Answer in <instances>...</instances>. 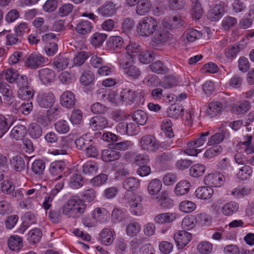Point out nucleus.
I'll return each instance as SVG.
<instances>
[{"instance_id": "47", "label": "nucleus", "mask_w": 254, "mask_h": 254, "mask_svg": "<svg viewBox=\"0 0 254 254\" xmlns=\"http://www.w3.org/2000/svg\"><path fill=\"white\" fill-rule=\"evenodd\" d=\"M98 12L104 16H110L115 12V5L113 3L103 5L98 9Z\"/></svg>"}, {"instance_id": "53", "label": "nucleus", "mask_w": 254, "mask_h": 254, "mask_svg": "<svg viewBox=\"0 0 254 254\" xmlns=\"http://www.w3.org/2000/svg\"><path fill=\"white\" fill-rule=\"evenodd\" d=\"M196 223V220L194 216L188 215L183 218L181 226L183 229L189 230L193 228Z\"/></svg>"}, {"instance_id": "20", "label": "nucleus", "mask_w": 254, "mask_h": 254, "mask_svg": "<svg viewBox=\"0 0 254 254\" xmlns=\"http://www.w3.org/2000/svg\"><path fill=\"white\" fill-rule=\"evenodd\" d=\"M114 230L110 228H104L100 233V238L102 243L106 245H111L114 240Z\"/></svg>"}, {"instance_id": "31", "label": "nucleus", "mask_w": 254, "mask_h": 254, "mask_svg": "<svg viewBox=\"0 0 254 254\" xmlns=\"http://www.w3.org/2000/svg\"><path fill=\"white\" fill-rule=\"evenodd\" d=\"M124 42V40L122 37L119 36H114L109 38L107 45L110 49L116 51L122 48Z\"/></svg>"}, {"instance_id": "54", "label": "nucleus", "mask_w": 254, "mask_h": 254, "mask_svg": "<svg viewBox=\"0 0 254 254\" xmlns=\"http://www.w3.org/2000/svg\"><path fill=\"white\" fill-rule=\"evenodd\" d=\"M253 171L249 166L244 165L237 173V177L241 180H246L252 175Z\"/></svg>"}, {"instance_id": "35", "label": "nucleus", "mask_w": 254, "mask_h": 254, "mask_svg": "<svg viewBox=\"0 0 254 254\" xmlns=\"http://www.w3.org/2000/svg\"><path fill=\"white\" fill-rule=\"evenodd\" d=\"M27 131L29 135L33 139H38L42 134V127L37 123L30 124Z\"/></svg>"}, {"instance_id": "39", "label": "nucleus", "mask_w": 254, "mask_h": 254, "mask_svg": "<svg viewBox=\"0 0 254 254\" xmlns=\"http://www.w3.org/2000/svg\"><path fill=\"white\" fill-rule=\"evenodd\" d=\"M92 140L87 134H83L75 140L76 147L80 150H85Z\"/></svg>"}, {"instance_id": "38", "label": "nucleus", "mask_w": 254, "mask_h": 254, "mask_svg": "<svg viewBox=\"0 0 254 254\" xmlns=\"http://www.w3.org/2000/svg\"><path fill=\"white\" fill-rule=\"evenodd\" d=\"M141 229V225L138 222H130L127 226L126 234L129 237H133L140 232Z\"/></svg>"}, {"instance_id": "32", "label": "nucleus", "mask_w": 254, "mask_h": 254, "mask_svg": "<svg viewBox=\"0 0 254 254\" xmlns=\"http://www.w3.org/2000/svg\"><path fill=\"white\" fill-rule=\"evenodd\" d=\"M190 183L187 181H181L176 186L175 192L177 195H183L188 193L190 188Z\"/></svg>"}, {"instance_id": "41", "label": "nucleus", "mask_w": 254, "mask_h": 254, "mask_svg": "<svg viewBox=\"0 0 254 254\" xmlns=\"http://www.w3.org/2000/svg\"><path fill=\"white\" fill-rule=\"evenodd\" d=\"M169 37V33L167 30H159L152 38V41L157 44L164 43L168 40Z\"/></svg>"}, {"instance_id": "61", "label": "nucleus", "mask_w": 254, "mask_h": 254, "mask_svg": "<svg viewBox=\"0 0 254 254\" xmlns=\"http://www.w3.org/2000/svg\"><path fill=\"white\" fill-rule=\"evenodd\" d=\"M94 80V75L90 70L84 71L80 77V81L84 85H88L92 83Z\"/></svg>"}, {"instance_id": "21", "label": "nucleus", "mask_w": 254, "mask_h": 254, "mask_svg": "<svg viewBox=\"0 0 254 254\" xmlns=\"http://www.w3.org/2000/svg\"><path fill=\"white\" fill-rule=\"evenodd\" d=\"M39 78L43 84H48L53 81L54 73L48 68L41 69L39 70Z\"/></svg>"}, {"instance_id": "42", "label": "nucleus", "mask_w": 254, "mask_h": 254, "mask_svg": "<svg viewBox=\"0 0 254 254\" xmlns=\"http://www.w3.org/2000/svg\"><path fill=\"white\" fill-rule=\"evenodd\" d=\"M250 108V103L248 101L244 100L239 104L234 105L232 107V111L237 114H243L247 112Z\"/></svg>"}, {"instance_id": "4", "label": "nucleus", "mask_w": 254, "mask_h": 254, "mask_svg": "<svg viewBox=\"0 0 254 254\" xmlns=\"http://www.w3.org/2000/svg\"><path fill=\"white\" fill-rule=\"evenodd\" d=\"M210 134L209 131L200 133L199 136L187 144V148L184 152L190 156H196L201 152V150L197 149L204 145L207 140V136Z\"/></svg>"}, {"instance_id": "24", "label": "nucleus", "mask_w": 254, "mask_h": 254, "mask_svg": "<svg viewBox=\"0 0 254 254\" xmlns=\"http://www.w3.org/2000/svg\"><path fill=\"white\" fill-rule=\"evenodd\" d=\"M222 104L218 102H212L206 110V114L209 118H213L218 116L221 112Z\"/></svg>"}, {"instance_id": "17", "label": "nucleus", "mask_w": 254, "mask_h": 254, "mask_svg": "<svg viewBox=\"0 0 254 254\" xmlns=\"http://www.w3.org/2000/svg\"><path fill=\"white\" fill-rule=\"evenodd\" d=\"M65 167V162L62 161H56L52 162L49 168V172L53 176H58L56 180L61 179L63 175L61 174Z\"/></svg>"}, {"instance_id": "11", "label": "nucleus", "mask_w": 254, "mask_h": 254, "mask_svg": "<svg viewBox=\"0 0 254 254\" xmlns=\"http://www.w3.org/2000/svg\"><path fill=\"white\" fill-rule=\"evenodd\" d=\"M179 217V215L176 212H164L157 215L154 218V221L157 224L171 223Z\"/></svg>"}, {"instance_id": "1", "label": "nucleus", "mask_w": 254, "mask_h": 254, "mask_svg": "<svg viewBox=\"0 0 254 254\" xmlns=\"http://www.w3.org/2000/svg\"><path fill=\"white\" fill-rule=\"evenodd\" d=\"M87 205L78 197H70L61 208L62 214L68 218H80L85 212Z\"/></svg>"}, {"instance_id": "2", "label": "nucleus", "mask_w": 254, "mask_h": 254, "mask_svg": "<svg viewBox=\"0 0 254 254\" xmlns=\"http://www.w3.org/2000/svg\"><path fill=\"white\" fill-rule=\"evenodd\" d=\"M118 64L124 74L132 78H138L141 71L134 64L133 60L127 55L118 57Z\"/></svg>"}, {"instance_id": "19", "label": "nucleus", "mask_w": 254, "mask_h": 254, "mask_svg": "<svg viewBox=\"0 0 254 254\" xmlns=\"http://www.w3.org/2000/svg\"><path fill=\"white\" fill-rule=\"evenodd\" d=\"M229 137V133L226 129H223L220 132L216 133L212 135L208 140L207 144L211 146L218 144L224 139Z\"/></svg>"}, {"instance_id": "45", "label": "nucleus", "mask_w": 254, "mask_h": 254, "mask_svg": "<svg viewBox=\"0 0 254 254\" xmlns=\"http://www.w3.org/2000/svg\"><path fill=\"white\" fill-rule=\"evenodd\" d=\"M120 97L123 101L130 104L133 103L135 99V92L129 88H126L121 92Z\"/></svg>"}, {"instance_id": "60", "label": "nucleus", "mask_w": 254, "mask_h": 254, "mask_svg": "<svg viewBox=\"0 0 254 254\" xmlns=\"http://www.w3.org/2000/svg\"><path fill=\"white\" fill-rule=\"evenodd\" d=\"M250 191V189L248 188L238 187L232 190L231 194L236 198H240L247 195Z\"/></svg>"}, {"instance_id": "36", "label": "nucleus", "mask_w": 254, "mask_h": 254, "mask_svg": "<svg viewBox=\"0 0 254 254\" xmlns=\"http://www.w3.org/2000/svg\"><path fill=\"white\" fill-rule=\"evenodd\" d=\"M124 188L127 190H134L140 186V182L136 178L130 177L123 182Z\"/></svg>"}, {"instance_id": "59", "label": "nucleus", "mask_w": 254, "mask_h": 254, "mask_svg": "<svg viewBox=\"0 0 254 254\" xmlns=\"http://www.w3.org/2000/svg\"><path fill=\"white\" fill-rule=\"evenodd\" d=\"M56 131L61 134H64L69 130V126L67 121L60 120L55 124Z\"/></svg>"}, {"instance_id": "48", "label": "nucleus", "mask_w": 254, "mask_h": 254, "mask_svg": "<svg viewBox=\"0 0 254 254\" xmlns=\"http://www.w3.org/2000/svg\"><path fill=\"white\" fill-rule=\"evenodd\" d=\"M69 186L73 189H77L83 185L82 177L78 174H73L70 178Z\"/></svg>"}, {"instance_id": "44", "label": "nucleus", "mask_w": 254, "mask_h": 254, "mask_svg": "<svg viewBox=\"0 0 254 254\" xmlns=\"http://www.w3.org/2000/svg\"><path fill=\"white\" fill-rule=\"evenodd\" d=\"M34 91L33 88L30 87H19L18 91V96L22 100L29 99L34 96Z\"/></svg>"}, {"instance_id": "51", "label": "nucleus", "mask_w": 254, "mask_h": 254, "mask_svg": "<svg viewBox=\"0 0 254 254\" xmlns=\"http://www.w3.org/2000/svg\"><path fill=\"white\" fill-rule=\"evenodd\" d=\"M179 210L184 213H190L196 208V204L190 200H184L179 205Z\"/></svg>"}, {"instance_id": "64", "label": "nucleus", "mask_w": 254, "mask_h": 254, "mask_svg": "<svg viewBox=\"0 0 254 254\" xmlns=\"http://www.w3.org/2000/svg\"><path fill=\"white\" fill-rule=\"evenodd\" d=\"M212 249V245L208 242H202L197 246V251L201 254H209Z\"/></svg>"}, {"instance_id": "52", "label": "nucleus", "mask_w": 254, "mask_h": 254, "mask_svg": "<svg viewBox=\"0 0 254 254\" xmlns=\"http://www.w3.org/2000/svg\"><path fill=\"white\" fill-rule=\"evenodd\" d=\"M91 44L95 47H100L107 39L105 34L95 33L91 37Z\"/></svg>"}, {"instance_id": "3", "label": "nucleus", "mask_w": 254, "mask_h": 254, "mask_svg": "<svg viewBox=\"0 0 254 254\" xmlns=\"http://www.w3.org/2000/svg\"><path fill=\"white\" fill-rule=\"evenodd\" d=\"M157 22L151 16L145 17L140 19L136 26L138 34L142 37H148L157 29Z\"/></svg>"}, {"instance_id": "49", "label": "nucleus", "mask_w": 254, "mask_h": 254, "mask_svg": "<svg viewBox=\"0 0 254 254\" xmlns=\"http://www.w3.org/2000/svg\"><path fill=\"white\" fill-rule=\"evenodd\" d=\"M223 151L221 146L216 145H213L205 150L204 156L208 159L212 158L220 155Z\"/></svg>"}, {"instance_id": "33", "label": "nucleus", "mask_w": 254, "mask_h": 254, "mask_svg": "<svg viewBox=\"0 0 254 254\" xmlns=\"http://www.w3.org/2000/svg\"><path fill=\"white\" fill-rule=\"evenodd\" d=\"M98 170L97 164L94 161H89L83 164L82 171L85 175L90 176L96 174Z\"/></svg>"}, {"instance_id": "12", "label": "nucleus", "mask_w": 254, "mask_h": 254, "mask_svg": "<svg viewBox=\"0 0 254 254\" xmlns=\"http://www.w3.org/2000/svg\"><path fill=\"white\" fill-rule=\"evenodd\" d=\"M225 9L223 4L218 3L212 6L207 13L208 18L212 21L219 20L223 15Z\"/></svg>"}, {"instance_id": "43", "label": "nucleus", "mask_w": 254, "mask_h": 254, "mask_svg": "<svg viewBox=\"0 0 254 254\" xmlns=\"http://www.w3.org/2000/svg\"><path fill=\"white\" fill-rule=\"evenodd\" d=\"M133 120L139 125H144L147 120L146 113L142 110L134 111L132 115Z\"/></svg>"}, {"instance_id": "10", "label": "nucleus", "mask_w": 254, "mask_h": 254, "mask_svg": "<svg viewBox=\"0 0 254 254\" xmlns=\"http://www.w3.org/2000/svg\"><path fill=\"white\" fill-rule=\"evenodd\" d=\"M192 238L190 233L186 231H178L174 235V239L179 249H183Z\"/></svg>"}, {"instance_id": "8", "label": "nucleus", "mask_w": 254, "mask_h": 254, "mask_svg": "<svg viewBox=\"0 0 254 254\" xmlns=\"http://www.w3.org/2000/svg\"><path fill=\"white\" fill-rule=\"evenodd\" d=\"M48 60L38 53H32L27 58L26 65L30 68H37L47 63Z\"/></svg>"}, {"instance_id": "9", "label": "nucleus", "mask_w": 254, "mask_h": 254, "mask_svg": "<svg viewBox=\"0 0 254 254\" xmlns=\"http://www.w3.org/2000/svg\"><path fill=\"white\" fill-rule=\"evenodd\" d=\"M225 177L220 173L209 174L205 176L204 182L206 185L210 187H219L221 186L225 182Z\"/></svg>"}, {"instance_id": "28", "label": "nucleus", "mask_w": 254, "mask_h": 254, "mask_svg": "<svg viewBox=\"0 0 254 254\" xmlns=\"http://www.w3.org/2000/svg\"><path fill=\"white\" fill-rule=\"evenodd\" d=\"M151 3L149 0H139L136 7V12L139 15H144L150 10Z\"/></svg>"}, {"instance_id": "29", "label": "nucleus", "mask_w": 254, "mask_h": 254, "mask_svg": "<svg viewBox=\"0 0 254 254\" xmlns=\"http://www.w3.org/2000/svg\"><path fill=\"white\" fill-rule=\"evenodd\" d=\"M26 127L23 125H18L14 127L10 131V136L11 138L16 140L22 139L26 133Z\"/></svg>"}, {"instance_id": "55", "label": "nucleus", "mask_w": 254, "mask_h": 254, "mask_svg": "<svg viewBox=\"0 0 254 254\" xmlns=\"http://www.w3.org/2000/svg\"><path fill=\"white\" fill-rule=\"evenodd\" d=\"M188 2V0H169V7L173 10H179L185 8Z\"/></svg>"}, {"instance_id": "46", "label": "nucleus", "mask_w": 254, "mask_h": 254, "mask_svg": "<svg viewBox=\"0 0 254 254\" xmlns=\"http://www.w3.org/2000/svg\"><path fill=\"white\" fill-rule=\"evenodd\" d=\"M45 169V163L41 159L35 160L31 166V169L35 175L38 176L42 175Z\"/></svg>"}, {"instance_id": "50", "label": "nucleus", "mask_w": 254, "mask_h": 254, "mask_svg": "<svg viewBox=\"0 0 254 254\" xmlns=\"http://www.w3.org/2000/svg\"><path fill=\"white\" fill-rule=\"evenodd\" d=\"M116 252L119 254H125L127 251V242L122 237H118L115 242Z\"/></svg>"}, {"instance_id": "16", "label": "nucleus", "mask_w": 254, "mask_h": 254, "mask_svg": "<svg viewBox=\"0 0 254 254\" xmlns=\"http://www.w3.org/2000/svg\"><path fill=\"white\" fill-rule=\"evenodd\" d=\"M129 157L133 158L134 163L137 166L147 165L149 162V157L145 154H136L134 152H127L126 153V158Z\"/></svg>"}, {"instance_id": "58", "label": "nucleus", "mask_w": 254, "mask_h": 254, "mask_svg": "<svg viewBox=\"0 0 254 254\" xmlns=\"http://www.w3.org/2000/svg\"><path fill=\"white\" fill-rule=\"evenodd\" d=\"M172 123L169 119H165L162 124V129L164 130L165 135L171 138L174 136L172 129Z\"/></svg>"}, {"instance_id": "15", "label": "nucleus", "mask_w": 254, "mask_h": 254, "mask_svg": "<svg viewBox=\"0 0 254 254\" xmlns=\"http://www.w3.org/2000/svg\"><path fill=\"white\" fill-rule=\"evenodd\" d=\"M69 64V58L64 54L59 55L54 58L53 62V67L58 71L65 69Z\"/></svg>"}, {"instance_id": "22", "label": "nucleus", "mask_w": 254, "mask_h": 254, "mask_svg": "<svg viewBox=\"0 0 254 254\" xmlns=\"http://www.w3.org/2000/svg\"><path fill=\"white\" fill-rule=\"evenodd\" d=\"M92 27V24L90 21L82 20L76 25L75 30L78 34L85 35L91 32Z\"/></svg>"}, {"instance_id": "13", "label": "nucleus", "mask_w": 254, "mask_h": 254, "mask_svg": "<svg viewBox=\"0 0 254 254\" xmlns=\"http://www.w3.org/2000/svg\"><path fill=\"white\" fill-rule=\"evenodd\" d=\"M89 125L93 130H100L108 127V121L104 117H94L90 119Z\"/></svg>"}, {"instance_id": "56", "label": "nucleus", "mask_w": 254, "mask_h": 254, "mask_svg": "<svg viewBox=\"0 0 254 254\" xmlns=\"http://www.w3.org/2000/svg\"><path fill=\"white\" fill-rule=\"evenodd\" d=\"M149 67L151 71L158 74H164L167 72V68L160 61H156L149 65Z\"/></svg>"}, {"instance_id": "37", "label": "nucleus", "mask_w": 254, "mask_h": 254, "mask_svg": "<svg viewBox=\"0 0 254 254\" xmlns=\"http://www.w3.org/2000/svg\"><path fill=\"white\" fill-rule=\"evenodd\" d=\"M143 242L142 240L134 238L129 243V254H139Z\"/></svg>"}, {"instance_id": "30", "label": "nucleus", "mask_w": 254, "mask_h": 254, "mask_svg": "<svg viewBox=\"0 0 254 254\" xmlns=\"http://www.w3.org/2000/svg\"><path fill=\"white\" fill-rule=\"evenodd\" d=\"M11 167L17 172H20L25 169V164L23 158L18 155L12 157L10 160Z\"/></svg>"}, {"instance_id": "57", "label": "nucleus", "mask_w": 254, "mask_h": 254, "mask_svg": "<svg viewBox=\"0 0 254 254\" xmlns=\"http://www.w3.org/2000/svg\"><path fill=\"white\" fill-rule=\"evenodd\" d=\"M42 232L39 229L35 228L29 231L27 239L30 243H38L42 237Z\"/></svg>"}, {"instance_id": "7", "label": "nucleus", "mask_w": 254, "mask_h": 254, "mask_svg": "<svg viewBox=\"0 0 254 254\" xmlns=\"http://www.w3.org/2000/svg\"><path fill=\"white\" fill-rule=\"evenodd\" d=\"M140 145L141 148L148 152H155L159 148V143L156 138L150 135L142 136Z\"/></svg>"}, {"instance_id": "5", "label": "nucleus", "mask_w": 254, "mask_h": 254, "mask_svg": "<svg viewBox=\"0 0 254 254\" xmlns=\"http://www.w3.org/2000/svg\"><path fill=\"white\" fill-rule=\"evenodd\" d=\"M125 198L127 199L129 205L131 213L136 216L141 215L144 213L142 204L143 197L139 194L129 195L126 194Z\"/></svg>"}, {"instance_id": "25", "label": "nucleus", "mask_w": 254, "mask_h": 254, "mask_svg": "<svg viewBox=\"0 0 254 254\" xmlns=\"http://www.w3.org/2000/svg\"><path fill=\"white\" fill-rule=\"evenodd\" d=\"M213 193V190L210 187H198L195 192L196 197L204 200L210 198Z\"/></svg>"}, {"instance_id": "27", "label": "nucleus", "mask_w": 254, "mask_h": 254, "mask_svg": "<svg viewBox=\"0 0 254 254\" xmlns=\"http://www.w3.org/2000/svg\"><path fill=\"white\" fill-rule=\"evenodd\" d=\"M93 215L96 219V221L101 223L105 222L109 218L110 213L104 208L97 207L92 211Z\"/></svg>"}, {"instance_id": "63", "label": "nucleus", "mask_w": 254, "mask_h": 254, "mask_svg": "<svg viewBox=\"0 0 254 254\" xmlns=\"http://www.w3.org/2000/svg\"><path fill=\"white\" fill-rule=\"evenodd\" d=\"M88 57V55L86 52L84 51L78 52L73 58V64L72 66L73 65L79 66L82 64Z\"/></svg>"}, {"instance_id": "14", "label": "nucleus", "mask_w": 254, "mask_h": 254, "mask_svg": "<svg viewBox=\"0 0 254 254\" xmlns=\"http://www.w3.org/2000/svg\"><path fill=\"white\" fill-rule=\"evenodd\" d=\"M75 96L70 91H64L61 96L60 103L64 108H72L75 104Z\"/></svg>"}, {"instance_id": "26", "label": "nucleus", "mask_w": 254, "mask_h": 254, "mask_svg": "<svg viewBox=\"0 0 254 254\" xmlns=\"http://www.w3.org/2000/svg\"><path fill=\"white\" fill-rule=\"evenodd\" d=\"M8 246L10 250L18 251L23 247L22 238L16 235L11 236L8 240Z\"/></svg>"}, {"instance_id": "6", "label": "nucleus", "mask_w": 254, "mask_h": 254, "mask_svg": "<svg viewBox=\"0 0 254 254\" xmlns=\"http://www.w3.org/2000/svg\"><path fill=\"white\" fill-rule=\"evenodd\" d=\"M37 101L39 106L43 108H50L55 103V96L51 92L39 93Z\"/></svg>"}, {"instance_id": "40", "label": "nucleus", "mask_w": 254, "mask_h": 254, "mask_svg": "<svg viewBox=\"0 0 254 254\" xmlns=\"http://www.w3.org/2000/svg\"><path fill=\"white\" fill-rule=\"evenodd\" d=\"M112 220L115 223H119L127 218V212L124 209L115 207L112 213Z\"/></svg>"}, {"instance_id": "23", "label": "nucleus", "mask_w": 254, "mask_h": 254, "mask_svg": "<svg viewBox=\"0 0 254 254\" xmlns=\"http://www.w3.org/2000/svg\"><path fill=\"white\" fill-rule=\"evenodd\" d=\"M121 156V153L114 149H107L102 151V158L105 162H112L118 160Z\"/></svg>"}, {"instance_id": "62", "label": "nucleus", "mask_w": 254, "mask_h": 254, "mask_svg": "<svg viewBox=\"0 0 254 254\" xmlns=\"http://www.w3.org/2000/svg\"><path fill=\"white\" fill-rule=\"evenodd\" d=\"M205 167L201 164H195L191 166L190 169V175L193 177H198L203 174Z\"/></svg>"}, {"instance_id": "18", "label": "nucleus", "mask_w": 254, "mask_h": 254, "mask_svg": "<svg viewBox=\"0 0 254 254\" xmlns=\"http://www.w3.org/2000/svg\"><path fill=\"white\" fill-rule=\"evenodd\" d=\"M239 209V204L236 201H230L225 203L221 208V212L225 216H231Z\"/></svg>"}, {"instance_id": "34", "label": "nucleus", "mask_w": 254, "mask_h": 254, "mask_svg": "<svg viewBox=\"0 0 254 254\" xmlns=\"http://www.w3.org/2000/svg\"><path fill=\"white\" fill-rule=\"evenodd\" d=\"M162 182L158 179L152 180L148 184L147 190L152 195L157 194L162 189Z\"/></svg>"}]
</instances>
